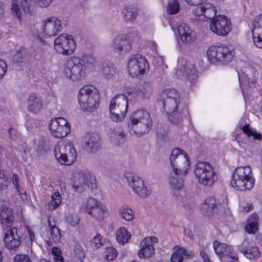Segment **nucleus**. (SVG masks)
Wrapping results in <instances>:
<instances>
[{
  "label": "nucleus",
  "instance_id": "f257e3e1",
  "mask_svg": "<svg viewBox=\"0 0 262 262\" xmlns=\"http://www.w3.org/2000/svg\"><path fill=\"white\" fill-rule=\"evenodd\" d=\"M97 65L96 58L92 55L81 57L73 56L67 61L64 69L66 77L74 82H80L86 76L87 71H92Z\"/></svg>",
  "mask_w": 262,
  "mask_h": 262
},
{
  "label": "nucleus",
  "instance_id": "f03ea898",
  "mask_svg": "<svg viewBox=\"0 0 262 262\" xmlns=\"http://www.w3.org/2000/svg\"><path fill=\"white\" fill-rule=\"evenodd\" d=\"M254 180L250 166L236 168L232 175L231 185L237 190L244 191L253 188Z\"/></svg>",
  "mask_w": 262,
  "mask_h": 262
},
{
  "label": "nucleus",
  "instance_id": "7ed1b4c3",
  "mask_svg": "<svg viewBox=\"0 0 262 262\" xmlns=\"http://www.w3.org/2000/svg\"><path fill=\"white\" fill-rule=\"evenodd\" d=\"M99 96L96 90L90 85L81 88L78 95V101L82 110L92 112L99 105Z\"/></svg>",
  "mask_w": 262,
  "mask_h": 262
},
{
  "label": "nucleus",
  "instance_id": "20e7f679",
  "mask_svg": "<svg viewBox=\"0 0 262 262\" xmlns=\"http://www.w3.org/2000/svg\"><path fill=\"white\" fill-rule=\"evenodd\" d=\"M164 111L168 115L169 120L173 124H180L182 120L183 115L189 116L187 105L181 99L167 100L160 103Z\"/></svg>",
  "mask_w": 262,
  "mask_h": 262
},
{
  "label": "nucleus",
  "instance_id": "39448f33",
  "mask_svg": "<svg viewBox=\"0 0 262 262\" xmlns=\"http://www.w3.org/2000/svg\"><path fill=\"white\" fill-rule=\"evenodd\" d=\"M136 125L132 126L134 133L135 134H143L148 133L152 125V121L149 113L144 109L139 110L133 113L129 118L128 125Z\"/></svg>",
  "mask_w": 262,
  "mask_h": 262
},
{
  "label": "nucleus",
  "instance_id": "423d86ee",
  "mask_svg": "<svg viewBox=\"0 0 262 262\" xmlns=\"http://www.w3.org/2000/svg\"><path fill=\"white\" fill-rule=\"evenodd\" d=\"M194 173L199 184L210 187L218 179V176L213 167L208 162H199L195 167Z\"/></svg>",
  "mask_w": 262,
  "mask_h": 262
},
{
  "label": "nucleus",
  "instance_id": "0eeeda50",
  "mask_svg": "<svg viewBox=\"0 0 262 262\" xmlns=\"http://www.w3.org/2000/svg\"><path fill=\"white\" fill-rule=\"evenodd\" d=\"M209 61L213 63L228 64L234 56V50L225 45L210 47L207 52Z\"/></svg>",
  "mask_w": 262,
  "mask_h": 262
},
{
  "label": "nucleus",
  "instance_id": "6e6552de",
  "mask_svg": "<svg viewBox=\"0 0 262 262\" xmlns=\"http://www.w3.org/2000/svg\"><path fill=\"white\" fill-rule=\"evenodd\" d=\"M128 98L124 94H118L111 100L109 110L111 119L114 122L122 121L127 112Z\"/></svg>",
  "mask_w": 262,
  "mask_h": 262
},
{
  "label": "nucleus",
  "instance_id": "1a4fd4ad",
  "mask_svg": "<svg viewBox=\"0 0 262 262\" xmlns=\"http://www.w3.org/2000/svg\"><path fill=\"white\" fill-rule=\"evenodd\" d=\"M169 160L172 171L175 174L186 175L187 173L190 162L189 157L184 151L179 148L172 149Z\"/></svg>",
  "mask_w": 262,
  "mask_h": 262
},
{
  "label": "nucleus",
  "instance_id": "9d476101",
  "mask_svg": "<svg viewBox=\"0 0 262 262\" xmlns=\"http://www.w3.org/2000/svg\"><path fill=\"white\" fill-rule=\"evenodd\" d=\"M54 154L58 163L70 165L76 160L77 152L71 144L59 142L54 149Z\"/></svg>",
  "mask_w": 262,
  "mask_h": 262
},
{
  "label": "nucleus",
  "instance_id": "9b49d317",
  "mask_svg": "<svg viewBox=\"0 0 262 262\" xmlns=\"http://www.w3.org/2000/svg\"><path fill=\"white\" fill-rule=\"evenodd\" d=\"M80 209L98 221L103 219L106 212V208L101 203L90 197L83 200Z\"/></svg>",
  "mask_w": 262,
  "mask_h": 262
},
{
  "label": "nucleus",
  "instance_id": "f8f14e48",
  "mask_svg": "<svg viewBox=\"0 0 262 262\" xmlns=\"http://www.w3.org/2000/svg\"><path fill=\"white\" fill-rule=\"evenodd\" d=\"M127 71L132 77L144 74L149 69V64L146 58L141 54H135L128 59Z\"/></svg>",
  "mask_w": 262,
  "mask_h": 262
},
{
  "label": "nucleus",
  "instance_id": "ddd939ff",
  "mask_svg": "<svg viewBox=\"0 0 262 262\" xmlns=\"http://www.w3.org/2000/svg\"><path fill=\"white\" fill-rule=\"evenodd\" d=\"M84 186L92 189L97 187L95 177L86 170H80L75 171L73 176V187L75 191H79Z\"/></svg>",
  "mask_w": 262,
  "mask_h": 262
},
{
  "label": "nucleus",
  "instance_id": "4468645a",
  "mask_svg": "<svg viewBox=\"0 0 262 262\" xmlns=\"http://www.w3.org/2000/svg\"><path fill=\"white\" fill-rule=\"evenodd\" d=\"M75 41L71 35L62 34L54 40V48L57 53L65 56L72 54L76 49Z\"/></svg>",
  "mask_w": 262,
  "mask_h": 262
},
{
  "label": "nucleus",
  "instance_id": "2eb2a0df",
  "mask_svg": "<svg viewBox=\"0 0 262 262\" xmlns=\"http://www.w3.org/2000/svg\"><path fill=\"white\" fill-rule=\"evenodd\" d=\"M110 46L115 53L119 55H125L132 50L133 41L130 39V36L119 34L113 38Z\"/></svg>",
  "mask_w": 262,
  "mask_h": 262
},
{
  "label": "nucleus",
  "instance_id": "dca6fc26",
  "mask_svg": "<svg viewBox=\"0 0 262 262\" xmlns=\"http://www.w3.org/2000/svg\"><path fill=\"white\" fill-rule=\"evenodd\" d=\"M124 177L134 191L139 196L145 198L149 196L151 191L144 185L143 180L130 172H124Z\"/></svg>",
  "mask_w": 262,
  "mask_h": 262
},
{
  "label": "nucleus",
  "instance_id": "f3484780",
  "mask_svg": "<svg viewBox=\"0 0 262 262\" xmlns=\"http://www.w3.org/2000/svg\"><path fill=\"white\" fill-rule=\"evenodd\" d=\"M49 127L51 134L57 138L66 137L71 130L68 120L62 117L51 119Z\"/></svg>",
  "mask_w": 262,
  "mask_h": 262
},
{
  "label": "nucleus",
  "instance_id": "a211bd4d",
  "mask_svg": "<svg viewBox=\"0 0 262 262\" xmlns=\"http://www.w3.org/2000/svg\"><path fill=\"white\" fill-rule=\"evenodd\" d=\"M211 30L217 35L225 36L231 30L230 20L226 16L219 15L213 18L210 24Z\"/></svg>",
  "mask_w": 262,
  "mask_h": 262
},
{
  "label": "nucleus",
  "instance_id": "6ab92c4d",
  "mask_svg": "<svg viewBox=\"0 0 262 262\" xmlns=\"http://www.w3.org/2000/svg\"><path fill=\"white\" fill-rule=\"evenodd\" d=\"M41 29L45 37L55 36L61 31V21L55 17H48L42 23Z\"/></svg>",
  "mask_w": 262,
  "mask_h": 262
},
{
  "label": "nucleus",
  "instance_id": "aec40b11",
  "mask_svg": "<svg viewBox=\"0 0 262 262\" xmlns=\"http://www.w3.org/2000/svg\"><path fill=\"white\" fill-rule=\"evenodd\" d=\"M202 213L206 216H212L223 210L220 202L213 197H209L201 205Z\"/></svg>",
  "mask_w": 262,
  "mask_h": 262
},
{
  "label": "nucleus",
  "instance_id": "412c9836",
  "mask_svg": "<svg viewBox=\"0 0 262 262\" xmlns=\"http://www.w3.org/2000/svg\"><path fill=\"white\" fill-rule=\"evenodd\" d=\"M4 242L5 246L10 250L16 251L20 245V236L17 232V229L13 227L12 229L6 230Z\"/></svg>",
  "mask_w": 262,
  "mask_h": 262
},
{
  "label": "nucleus",
  "instance_id": "4be33fe9",
  "mask_svg": "<svg viewBox=\"0 0 262 262\" xmlns=\"http://www.w3.org/2000/svg\"><path fill=\"white\" fill-rule=\"evenodd\" d=\"M14 220V213L11 208L3 206L0 208V222L3 230L12 229Z\"/></svg>",
  "mask_w": 262,
  "mask_h": 262
},
{
  "label": "nucleus",
  "instance_id": "5701e85b",
  "mask_svg": "<svg viewBox=\"0 0 262 262\" xmlns=\"http://www.w3.org/2000/svg\"><path fill=\"white\" fill-rule=\"evenodd\" d=\"M238 250L242 253L247 258L254 260L259 256V249L254 246L248 240L245 239L241 245L238 246Z\"/></svg>",
  "mask_w": 262,
  "mask_h": 262
},
{
  "label": "nucleus",
  "instance_id": "b1692460",
  "mask_svg": "<svg viewBox=\"0 0 262 262\" xmlns=\"http://www.w3.org/2000/svg\"><path fill=\"white\" fill-rule=\"evenodd\" d=\"M174 252L170 258V262H183L184 257L191 259L194 257V253L191 250L184 247L176 245L173 247Z\"/></svg>",
  "mask_w": 262,
  "mask_h": 262
},
{
  "label": "nucleus",
  "instance_id": "393cba45",
  "mask_svg": "<svg viewBox=\"0 0 262 262\" xmlns=\"http://www.w3.org/2000/svg\"><path fill=\"white\" fill-rule=\"evenodd\" d=\"M86 149L91 153L98 150L101 147L100 138L96 133L88 134L84 138Z\"/></svg>",
  "mask_w": 262,
  "mask_h": 262
},
{
  "label": "nucleus",
  "instance_id": "a878e982",
  "mask_svg": "<svg viewBox=\"0 0 262 262\" xmlns=\"http://www.w3.org/2000/svg\"><path fill=\"white\" fill-rule=\"evenodd\" d=\"M185 175L180 174H171L169 178V183L170 186V188L172 190L173 195L176 197H178L181 195V191H182L184 185V180L182 177Z\"/></svg>",
  "mask_w": 262,
  "mask_h": 262
},
{
  "label": "nucleus",
  "instance_id": "bb28decb",
  "mask_svg": "<svg viewBox=\"0 0 262 262\" xmlns=\"http://www.w3.org/2000/svg\"><path fill=\"white\" fill-rule=\"evenodd\" d=\"M178 69L184 75L187 76L188 80L191 83H194L198 78L196 70L194 66L191 63H185V65L178 66Z\"/></svg>",
  "mask_w": 262,
  "mask_h": 262
},
{
  "label": "nucleus",
  "instance_id": "cd10ccee",
  "mask_svg": "<svg viewBox=\"0 0 262 262\" xmlns=\"http://www.w3.org/2000/svg\"><path fill=\"white\" fill-rule=\"evenodd\" d=\"M121 14L123 20L127 23H133L139 15L137 8L132 6L124 7L122 9Z\"/></svg>",
  "mask_w": 262,
  "mask_h": 262
},
{
  "label": "nucleus",
  "instance_id": "c85d7f7f",
  "mask_svg": "<svg viewBox=\"0 0 262 262\" xmlns=\"http://www.w3.org/2000/svg\"><path fill=\"white\" fill-rule=\"evenodd\" d=\"M141 245V248L138 252V255L140 258L150 257L155 253V248L153 244H151L150 238H145Z\"/></svg>",
  "mask_w": 262,
  "mask_h": 262
},
{
  "label": "nucleus",
  "instance_id": "c756f323",
  "mask_svg": "<svg viewBox=\"0 0 262 262\" xmlns=\"http://www.w3.org/2000/svg\"><path fill=\"white\" fill-rule=\"evenodd\" d=\"M103 77L110 80L113 78L116 74V69L114 64L109 60H103L100 64Z\"/></svg>",
  "mask_w": 262,
  "mask_h": 262
},
{
  "label": "nucleus",
  "instance_id": "7c9ffc66",
  "mask_svg": "<svg viewBox=\"0 0 262 262\" xmlns=\"http://www.w3.org/2000/svg\"><path fill=\"white\" fill-rule=\"evenodd\" d=\"M27 107L28 110L33 113L39 112L42 107V103L40 97L35 94L30 95L27 100Z\"/></svg>",
  "mask_w": 262,
  "mask_h": 262
},
{
  "label": "nucleus",
  "instance_id": "2f4dec72",
  "mask_svg": "<svg viewBox=\"0 0 262 262\" xmlns=\"http://www.w3.org/2000/svg\"><path fill=\"white\" fill-rule=\"evenodd\" d=\"M181 99L180 93L174 89L164 90L161 93L160 98L158 100L159 104L167 100H175Z\"/></svg>",
  "mask_w": 262,
  "mask_h": 262
},
{
  "label": "nucleus",
  "instance_id": "473e14b6",
  "mask_svg": "<svg viewBox=\"0 0 262 262\" xmlns=\"http://www.w3.org/2000/svg\"><path fill=\"white\" fill-rule=\"evenodd\" d=\"M178 34L181 40L188 43L191 40L192 30L185 24H180L177 28Z\"/></svg>",
  "mask_w": 262,
  "mask_h": 262
},
{
  "label": "nucleus",
  "instance_id": "72a5a7b5",
  "mask_svg": "<svg viewBox=\"0 0 262 262\" xmlns=\"http://www.w3.org/2000/svg\"><path fill=\"white\" fill-rule=\"evenodd\" d=\"M258 215L253 213L248 219L249 223L245 226V231L249 234L255 233L258 230Z\"/></svg>",
  "mask_w": 262,
  "mask_h": 262
},
{
  "label": "nucleus",
  "instance_id": "f704fd0d",
  "mask_svg": "<svg viewBox=\"0 0 262 262\" xmlns=\"http://www.w3.org/2000/svg\"><path fill=\"white\" fill-rule=\"evenodd\" d=\"M130 236L129 232L125 227L120 228L116 233V240L118 243L121 245H124L128 243Z\"/></svg>",
  "mask_w": 262,
  "mask_h": 262
},
{
  "label": "nucleus",
  "instance_id": "c9c22d12",
  "mask_svg": "<svg viewBox=\"0 0 262 262\" xmlns=\"http://www.w3.org/2000/svg\"><path fill=\"white\" fill-rule=\"evenodd\" d=\"M154 91L153 84L150 81L144 82L139 89V94L144 98H149Z\"/></svg>",
  "mask_w": 262,
  "mask_h": 262
},
{
  "label": "nucleus",
  "instance_id": "e433bc0d",
  "mask_svg": "<svg viewBox=\"0 0 262 262\" xmlns=\"http://www.w3.org/2000/svg\"><path fill=\"white\" fill-rule=\"evenodd\" d=\"M206 8L204 11V14L203 15V18H199L198 19L201 20H205V18L212 20L215 18V16L216 14V11L215 7L210 4H206L205 5Z\"/></svg>",
  "mask_w": 262,
  "mask_h": 262
},
{
  "label": "nucleus",
  "instance_id": "4c0bfd02",
  "mask_svg": "<svg viewBox=\"0 0 262 262\" xmlns=\"http://www.w3.org/2000/svg\"><path fill=\"white\" fill-rule=\"evenodd\" d=\"M48 224L50 230V239L54 243H59L61 241V233L60 229L55 225H53L51 221L48 219Z\"/></svg>",
  "mask_w": 262,
  "mask_h": 262
},
{
  "label": "nucleus",
  "instance_id": "58836bf2",
  "mask_svg": "<svg viewBox=\"0 0 262 262\" xmlns=\"http://www.w3.org/2000/svg\"><path fill=\"white\" fill-rule=\"evenodd\" d=\"M61 202V196L59 192L56 191L52 196V201L48 204L49 209L54 210L57 208Z\"/></svg>",
  "mask_w": 262,
  "mask_h": 262
},
{
  "label": "nucleus",
  "instance_id": "ea45409f",
  "mask_svg": "<svg viewBox=\"0 0 262 262\" xmlns=\"http://www.w3.org/2000/svg\"><path fill=\"white\" fill-rule=\"evenodd\" d=\"M119 214L127 221H132L134 217L133 211L129 208L121 207L119 210Z\"/></svg>",
  "mask_w": 262,
  "mask_h": 262
},
{
  "label": "nucleus",
  "instance_id": "a19ab883",
  "mask_svg": "<svg viewBox=\"0 0 262 262\" xmlns=\"http://www.w3.org/2000/svg\"><path fill=\"white\" fill-rule=\"evenodd\" d=\"M180 10L179 3L177 0H170L168 3L167 11L169 14H176Z\"/></svg>",
  "mask_w": 262,
  "mask_h": 262
},
{
  "label": "nucleus",
  "instance_id": "79ce46f5",
  "mask_svg": "<svg viewBox=\"0 0 262 262\" xmlns=\"http://www.w3.org/2000/svg\"><path fill=\"white\" fill-rule=\"evenodd\" d=\"M105 260L109 261L113 260L116 258L118 252L115 248L109 247L105 249Z\"/></svg>",
  "mask_w": 262,
  "mask_h": 262
},
{
  "label": "nucleus",
  "instance_id": "37998d69",
  "mask_svg": "<svg viewBox=\"0 0 262 262\" xmlns=\"http://www.w3.org/2000/svg\"><path fill=\"white\" fill-rule=\"evenodd\" d=\"M14 61L21 63L26 62L27 60V55L24 50H20L16 52L13 57Z\"/></svg>",
  "mask_w": 262,
  "mask_h": 262
},
{
  "label": "nucleus",
  "instance_id": "c03bdc74",
  "mask_svg": "<svg viewBox=\"0 0 262 262\" xmlns=\"http://www.w3.org/2000/svg\"><path fill=\"white\" fill-rule=\"evenodd\" d=\"M74 251L75 256L79 259L80 262H82L85 257V253L83 247L80 244H76L74 246Z\"/></svg>",
  "mask_w": 262,
  "mask_h": 262
},
{
  "label": "nucleus",
  "instance_id": "a18cd8bd",
  "mask_svg": "<svg viewBox=\"0 0 262 262\" xmlns=\"http://www.w3.org/2000/svg\"><path fill=\"white\" fill-rule=\"evenodd\" d=\"M8 183V177L5 174L4 170L0 169V191L6 189Z\"/></svg>",
  "mask_w": 262,
  "mask_h": 262
},
{
  "label": "nucleus",
  "instance_id": "49530a36",
  "mask_svg": "<svg viewBox=\"0 0 262 262\" xmlns=\"http://www.w3.org/2000/svg\"><path fill=\"white\" fill-rule=\"evenodd\" d=\"M103 245V238L99 234H97L91 242V246L94 249H98Z\"/></svg>",
  "mask_w": 262,
  "mask_h": 262
},
{
  "label": "nucleus",
  "instance_id": "de8ad7c7",
  "mask_svg": "<svg viewBox=\"0 0 262 262\" xmlns=\"http://www.w3.org/2000/svg\"><path fill=\"white\" fill-rule=\"evenodd\" d=\"M213 246L215 253L217 254L223 253L227 247L226 244L221 243L216 241L213 242Z\"/></svg>",
  "mask_w": 262,
  "mask_h": 262
},
{
  "label": "nucleus",
  "instance_id": "09e8293b",
  "mask_svg": "<svg viewBox=\"0 0 262 262\" xmlns=\"http://www.w3.org/2000/svg\"><path fill=\"white\" fill-rule=\"evenodd\" d=\"M168 132V128L166 126L162 124L158 125L156 128V133L158 138L163 139Z\"/></svg>",
  "mask_w": 262,
  "mask_h": 262
},
{
  "label": "nucleus",
  "instance_id": "8fccbe9b",
  "mask_svg": "<svg viewBox=\"0 0 262 262\" xmlns=\"http://www.w3.org/2000/svg\"><path fill=\"white\" fill-rule=\"evenodd\" d=\"M205 8V6H202V5H198L193 10L192 13L194 16L203 18Z\"/></svg>",
  "mask_w": 262,
  "mask_h": 262
},
{
  "label": "nucleus",
  "instance_id": "3c124183",
  "mask_svg": "<svg viewBox=\"0 0 262 262\" xmlns=\"http://www.w3.org/2000/svg\"><path fill=\"white\" fill-rule=\"evenodd\" d=\"M252 32L254 45L258 48L262 49V38L255 31L252 30Z\"/></svg>",
  "mask_w": 262,
  "mask_h": 262
},
{
  "label": "nucleus",
  "instance_id": "603ef678",
  "mask_svg": "<svg viewBox=\"0 0 262 262\" xmlns=\"http://www.w3.org/2000/svg\"><path fill=\"white\" fill-rule=\"evenodd\" d=\"M14 262H32L27 254H17L14 257Z\"/></svg>",
  "mask_w": 262,
  "mask_h": 262
},
{
  "label": "nucleus",
  "instance_id": "864d4df0",
  "mask_svg": "<svg viewBox=\"0 0 262 262\" xmlns=\"http://www.w3.org/2000/svg\"><path fill=\"white\" fill-rule=\"evenodd\" d=\"M253 29L255 31L256 29L262 28V14L257 16L253 21Z\"/></svg>",
  "mask_w": 262,
  "mask_h": 262
},
{
  "label": "nucleus",
  "instance_id": "5fc2aeb1",
  "mask_svg": "<svg viewBox=\"0 0 262 262\" xmlns=\"http://www.w3.org/2000/svg\"><path fill=\"white\" fill-rule=\"evenodd\" d=\"M11 9L13 16H16L19 20H20L21 12L18 5L15 4H12Z\"/></svg>",
  "mask_w": 262,
  "mask_h": 262
},
{
  "label": "nucleus",
  "instance_id": "6e6d98bb",
  "mask_svg": "<svg viewBox=\"0 0 262 262\" xmlns=\"http://www.w3.org/2000/svg\"><path fill=\"white\" fill-rule=\"evenodd\" d=\"M7 70V65L6 62L0 59V79L5 74Z\"/></svg>",
  "mask_w": 262,
  "mask_h": 262
},
{
  "label": "nucleus",
  "instance_id": "4d7b16f0",
  "mask_svg": "<svg viewBox=\"0 0 262 262\" xmlns=\"http://www.w3.org/2000/svg\"><path fill=\"white\" fill-rule=\"evenodd\" d=\"M39 7H47L49 6L53 0H33Z\"/></svg>",
  "mask_w": 262,
  "mask_h": 262
},
{
  "label": "nucleus",
  "instance_id": "13d9d810",
  "mask_svg": "<svg viewBox=\"0 0 262 262\" xmlns=\"http://www.w3.org/2000/svg\"><path fill=\"white\" fill-rule=\"evenodd\" d=\"M20 6L26 13L31 12L30 3L28 0H23L20 3Z\"/></svg>",
  "mask_w": 262,
  "mask_h": 262
},
{
  "label": "nucleus",
  "instance_id": "bf43d9fd",
  "mask_svg": "<svg viewBox=\"0 0 262 262\" xmlns=\"http://www.w3.org/2000/svg\"><path fill=\"white\" fill-rule=\"evenodd\" d=\"M9 134L11 140L15 141L19 136V133L15 129L10 128L9 130Z\"/></svg>",
  "mask_w": 262,
  "mask_h": 262
},
{
  "label": "nucleus",
  "instance_id": "052dcab7",
  "mask_svg": "<svg viewBox=\"0 0 262 262\" xmlns=\"http://www.w3.org/2000/svg\"><path fill=\"white\" fill-rule=\"evenodd\" d=\"M50 149L49 146L45 141H40L38 145V149L40 151H47Z\"/></svg>",
  "mask_w": 262,
  "mask_h": 262
},
{
  "label": "nucleus",
  "instance_id": "680f3d73",
  "mask_svg": "<svg viewBox=\"0 0 262 262\" xmlns=\"http://www.w3.org/2000/svg\"><path fill=\"white\" fill-rule=\"evenodd\" d=\"M207 0H185L189 5L198 6L202 5L206 2Z\"/></svg>",
  "mask_w": 262,
  "mask_h": 262
},
{
  "label": "nucleus",
  "instance_id": "e2e57ef3",
  "mask_svg": "<svg viewBox=\"0 0 262 262\" xmlns=\"http://www.w3.org/2000/svg\"><path fill=\"white\" fill-rule=\"evenodd\" d=\"M12 181L13 184L14 185L16 190L19 192V185H18V177L16 174H13L12 178Z\"/></svg>",
  "mask_w": 262,
  "mask_h": 262
},
{
  "label": "nucleus",
  "instance_id": "0e129e2a",
  "mask_svg": "<svg viewBox=\"0 0 262 262\" xmlns=\"http://www.w3.org/2000/svg\"><path fill=\"white\" fill-rule=\"evenodd\" d=\"M243 132L246 134L248 137H250L253 130L250 128L249 125H245L242 128Z\"/></svg>",
  "mask_w": 262,
  "mask_h": 262
},
{
  "label": "nucleus",
  "instance_id": "69168bd1",
  "mask_svg": "<svg viewBox=\"0 0 262 262\" xmlns=\"http://www.w3.org/2000/svg\"><path fill=\"white\" fill-rule=\"evenodd\" d=\"M52 253L54 257H58V255H61V251L58 247H54L52 250Z\"/></svg>",
  "mask_w": 262,
  "mask_h": 262
},
{
  "label": "nucleus",
  "instance_id": "338daca9",
  "mask_svg": "<svg viewBox=\"0 0 262 262\" xmlns=\"http://www.w3.org/2000/svg\"><path fill=\"white\" fill-rule=\"evenodd\" d=\"M200 255L203 258L204 262H211L207 254L204 250L200 251Z\"/></svg>",
  "mask_w": 262,
  "mask_h": 262
},
{
  "label": "nucleus",
  "instance_id": "774afa93",
  "mask_svg": "<svg viewBox=\"0 0 262 262\" xmlns=\"http://www.w3.org/2000/svg\"><path fill=\"white\" fill-rule=\"evenodd\" d=\"M183 232L185 235L187 236L190 238H193V234L189 229L185 228L184 229Z\"/></svg>",
  "mask_w": 262,
  "mask_h": 262
}]
</instances>
